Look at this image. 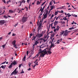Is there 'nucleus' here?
I'll return each mask as SVG.
<instances>
[{"mask_svg":"<svg viewBox=\"0 0 78 78\" xmlns=\"http://www.w3.org/2000/svg\"><path fill=\"white\" fill-rule=\"evenodd\" d=\"M30 36H33V34H32V33L30 34Z\"/></svg>","mask_w":78,"mask_h":78,"instance_id":"e2e57ef3","label":"nucleus"},{"mask_svg":"<svg viewBox=\"0 0 78 78\" xmlns=\"http://www.w3.org/2000/svg\"><path fill=\"white\" fill-rule=\"evenodd\" d=\"M24 73V72L23 71V69H22V72L21 73Z\"/></svg>","mask_w":78,"mask_h":78,"instance_id":"5fc2aeb1","label":"nucleus"},{"mask_svg":"<svg viewBox=\"0 0 78 78\" xmlns=\"http://www.w3.org/2000/svg\"><path fill=\"white\" fill-rule=\"evenodd\" d=\"M42 22H43V20H41L39 23V26L38 28H41V26H42Z\"/></svg>","mask_w":78,"mask_h":78,"instance_id":"39448f33","label":"nucleus"},{"mask_svg":"<svg viewBox=\"0 0 78 78\" xmlns=\"http://www.w3.org/2000/svg\"><path fill=\"white\" fill-rule=\"evenodd\" d=\"M58 21H55V22L54 23V26H55V25H58Z\"/></svg>","mask_w":78,"mask_h":78,"instance_id":"2eb2a0df","label":"nucleus"},{"mask_svg":"<svg viewBox=\"0 0 78 78\" xmlns=\"http://www.w3.org/2000/svg\"><path fill=\"white\" fill-rule=\"evenodd\" d=\"M70 32V31H68L67 30H66L65 31V33L63 34V36L66 37V36H68V34H69Z\"/></svg>","mask_w":78,"mask_h":78,"instance_id":"7ed1b4c3","label":"nucleus"},{"mask_svg":"<svg viewBox=\"0 0 78 78\" xmlns=\"http://www.w3.org/2000/svg\"><path fill=\"white\" fill-rule=\"evenodd\" d=\"M37 34L36 36V37H34V40L35 41V39H36V37H37Z\"/></svg>","mask_w":78,"mask_h":78,"instance_id":"79ce46f5","label":"nucleus"},{"mask_svg":"<svg viewBox=\"0 0 78 78\" xmlns=\"http://www.w3.org/2000/svg\"><path fill=\"white\" fill-rule=\"evenodd\" d=\"M29 2H30V0H27V3H29Z\"/></svg>","mask_w":78,"mask_h":78,"instance_id":"bf43d9fd","label":"nucleus"},{"mask_svg":"<svg viewBox=\"0 0 78 78\" xmlns=\"http://www.w3.org/2000/svg\"><path fill=\"white\" fill-rule=\"evenodd\" d=\"M13 72L14 73V75H16L18 73V71H17V68Z\"/></svg>","mask_w":78,"mask_h":78,"instance_id":"9b49d317","label":"nucleus"},{"mask_svg":"<svg viewBox=\"0 0 78 78\" xmlns=\"http://www.w3.org/2000/svg\"><path fill=\"white\" fill-rule=\"evenodd\" d=\"M48 34H47L46 36H44V37H43L44 38V39H48Z\"/></svg>","mask_w":78,"mask_h":78,"instance_id":"4468645a","label":"nucleus"},{"mask_svg":"<svg viewBox=\"0 0 78 78\" xmlns=\"http://www.w3.org/2000/svg\"><path fill=\"white\" fill-rule=\"evenodd\" d=\"M51 51L50 50V49L46 48V49H44V50L41 51L39 52V54L41 53L40 55V56L39 57L40 59H41V57L42 58V57H44L45 55L47 54V55H51Z\"/></svg>","mask_w":78,"mask_h":78,"instance_id":"f257e3e1","label":"nucleus"},{"mask_svg":"<svg viewBox=\"0 0 78 78\" xmlns=\"http://www.w3.org/2000/svg\"><path fill=\"white\" fill-rule=\"evenodd\" d=\"M73 27H74V29H75V28H76V25H74L73 26Z\"/></svg>","mask_w":78,"mask_h":78,"instance_id":"2f4dec72","label":"nucleus"},{"mask_svg":"<svg viewBox=\"0 0 78 78\" xmlns=\"http://www.w3.org/2000/svg\"><path fill=\"white\" fill-rule=\"evenodd\" d=\"M58 12H55V16H56V15H57V14H58Z\"/></svg>","mask_w":78,"mask_h":78,"instance_id":"ea45409f","label":"nucleus"},{"mask_svg":"<svg viewBox=\"0 0 78 78\" xmlns=\"http://www.w3.org/2000/svg\"><path fill=\"white\" fill-rule=\"evenodd\" d=\"M45 32H46V30H45L44 31H42V34H44V33H45Z\"/></svg>","mask_w":78,"mask_h":78,"instance_id":"cd10ccee","label":"nucleus"},{"mask_svg":"<svg viewBox=\"0 0 78 78\" xmlns=\"http://www.w3.org/2000/svg\"><path fill=\"white\" fill-rule=\"evenodd\" d=\"M1 67L2 69H4V66L3 65L2 66H1Z\"/></svg>","mask_w":78,"mask_h":78,"instance_id":"603ef678","label":"nucleus"},{"mask_svg":"<svg viewBox=\"0 0 78 78\" xmlns=\"http://www.w3.org/2000/svg\"><path fill=\"white\" fill-rule=\"evenodd\" d=\"M57 28H56V30L57 31H58L59 30V29L60 28V27H59V26H57Z\"/></svg>","mask_w":78,"mask_h":78,"instance_id":"6ab92c4d","label":"nucleus"},{"mask_svg":"<svg viewBox=\"0 0 78 78\" xmlns=\"http://www.w3.org/2000/svg\"><path fill=\"white\" fill-rule=\"evenodd\" d=\"M27 70H28V71H30V70H31V68H29Z\"/></svg>","mask_w":78,"mask_h":78,"instance_id":"13d9d810","label":"nucleus"},{"mask_svg":"<svg viewBox=\"0 0 78 78\" xmlns=\"http://www.w3.org/2000/svg\"><path fill=\"white\" fill-rule=\"evenodd\" d=\"M46 6V5H45L43 7V9H42L44 10V8H45Z\"/></svg>","mask_w":78,"mask_h":78,"instance_id":"de8ad7c7","label":"nucleus"},{"mask_svg":"<svg viewBox=\"0 0 78 78\" xmlns=\"http://www.w3.org/2000/svg\"><path fill=\"white\" fill-rule=\"evenodd\" d=\"M39 53H38V54H37L36 56H35L34 57V58H36L37 56V57H38V56H39Z\"/></svg>","mask_w":78,"mask_h":78,"instance_id":"7c9ffc66","label":"nucleus"},{"mask_svg":"<svg viewBox=\"0 0 78 78\" xmlns=\"http://www.w3.org/2000/svg\"><path fill=\"white\" fill-rule=\"evenodd\" d=\"M5 10H4V12L3 13H2L0 14V15H2V14H3L5 13Z\"/></svg>","mask_w":78,"mask_h":78,"instance_id":"a19ab883","label":"nucleus"},{"mask_svg":"<svg viewBox=\"0 0 78 78\" xmlns=\"http://www.w3.org/2000/svg\"><path fill=\"white\" fill-rule=\"evenodd\" d=\"M59 42H61V41L59 40H58L57 41V44H59Z\"/></svg>","mask_w":78,"mask_h":78,"instance_id":"393cba45","label":"nucleus"},{"mask_svg":"<svg viewBox=\"0 0 78 78\" xmlns=\"http://www.w3.org/2000/svg\"><path fill=\"white\" fill-rule=\"evenodd\" d=\"M21 66H22V64H20L19 65V68H20V67H21Z\"/></svg>","mask_w":78,"mask_h":78,"instance_id":"864d4df0","label":"nucleus"},{"mask_svg":"<svg viewBox=\"0 0 78 78\" xmlns=\"http://www.w3.org/2000/svg\"><path fill=\"white\" fill-rule=\"evenodd\" d=\"M6 61L4 62H3L2 63V64H5V63H6Z\"/></svg>","mask_w":78,"mask_h":78,"instance_id":"6e6d98bb","label":"nucleus"},{"mask_svg":"<svg viewBox=\"0 0 78 78\" xmlns=\"http://www.w3.org/2000/svg\"><path fill=\"white\" fill-rule=\"evenodd\" d=\"M70 16H72V15H68V16H66V17H64L63 18V20H67V18H66L67 17H70Z\"/></svg>","mask_w":78,"mask_h":78,"instance_id":"6e6552de","label":"nucleus"},{"mask_svg":"<svg viewBox=\"0 0 78 78\" xmlns=\"http://www.w3.org/2000/svg\"><path fill=\"white\" fill-rule=\"evenodd\" d=\"M59 16H58V17H57V18H56V20H58V18H59Z\"/></svg>","mask_w":78,"mask_h":78,"instance_id":"3c124183","label":"nucleus"},{"mask_svg":"<svg viewBox=\"0 0 78 78\" xmlns=\"http://www.w3.org/2000/svg\"><path fill=\"white\" fill-rule=\"evenodd\" d=\"M11 34V32H9V33L8 34V35Z\"/></svg>","mask_w":78,"mask_h":78,"instance_id":"0e129e2a","label":"nucleus"},{"mask_svg":"<svg viewBox=\"0 0 78 78\" xmlns=\"http://www.w3.org/2000/svg\"><path fill=\"white\" fill-rule=\"evenodd\" d=\"M45 2H43L41 4V6H43V5H44V4H45Z\"/></svg>","mask_w":78,"mask_h":78,"instance_id":"e433bc0d","label":"nucleus"},{"mask_svg":"<svg viewBox=\"0 0 78 78\" xmlns=\"http://www.w3.org/2000/svg\"><path fill=\"white\" fill-rule=\"evenodd\" d=\"M16 40H14L12 41V44H13V45H14L16 44Z\"/></svg>","mask_w":78,"mask_h":78,"instance_id":"a211bd4d","label":"nucleus"},{"mask_svg":"<svg viewBox=\"0 0 78 78\" xmlns=\"http://www.w3.org/2000/svg\"><path fill=\"white\" fill-rule=\"evenodd\" d=\"M27 55H28V51H27Z\"/></svg>","mask_w":78,"mask_h":78,"instance_id":"680f3d73","label":"nucleus"},{"mask_svg":"<svg viewBox=\"0 0 78 78\" xmlns=\"http://www.w3.org/2000/svg\"><path fill=\"white\" fill-rule=\"evenodd\" d=\"M51 9H50V10L49 12V14H50V11H51L53 9V6H50Z\"/></svg>","mask_w":78,"mask_h":78,"instance_id":"f3484780","label":"nucleus"},{"mask_svg":"<svg viewBox=\"0 0 78 78\" xmlns=\"http://www.w3.org/2000/svg\"><path fill=\"white\" fill-rule=\"evenodd\" d=\"M74 29V27H72L71 28H70L69 29V30H73Z\"/></svg>","mask_w":78,"mask_h":78,"instance_id":"c85d7f7f","label":"nucleus"},{"mask_svg":"<svg viewBox=\"0 0 78 78\" xmlns=\"http://www.w3.org/2000/svg\"><path fill=\"white\" fill-rule=\"evenodd\" d=\"M42 15V13H41L40 14V15H39V16L38 17V19H40V20H41V15Z\"/></svg>","mask_w":78,"mask_h":78,"instance_id":"5701e85b","label":"nucleus"},{"mask_svg":"<svg viewBox=\"0 0 78 78\" xmlns=\"http://www.w3.org/2000/svg\"><path fill=\"white\" fill-rule=\"evenodd\" d=\"M40 3H41V2H40L39 1H37V5H38V4H40Z\"/></svg>","mask_w":78,"mask_h":78,"instance_id":"473e14b6","label":"nucleus"},{"mask_svg":"<svg viewBox=\"0 0 78 78\" xmlns=\"http://www.w3.org/2000/svg\"><path fill=\"white\" fill-rule=\"evenodd\" d=\"M40 44H41V43L43 42V40H40Z\"/></svg>","mask_w":78,"mask_h":78,"instance_id":"58836bf2","label":"nucleus"},{"mask_svg":"<svg viewBox=\"0 0 78 78\" xmlns=\"http://www.w3.org/2000/svg\"><path fill=\"white\" fill-rule=\"evenodd\" d=\"M48 15V11L46 12L45 15L44 16V19H46L47 16Z\"/></svg>","mask_w":78,"mask_h":78,"instance_id":"f8f14e48","label":"nucleus"},{"mask_svg":"<svg viewBox=\"0 0 78 78\" xmlns=\"http://www.w3.org/2000/svg\"><path fill=\"white\" fill-rule=\"evenodd\" d=\"M42 7H41V9H40V11H41V13H42V12H43V11H44V10L42 9Z\"/></svg>","mask_w":78,"mask_h":78,"instance_id":"b1692460","label":"nucleus"},{"mask_svg":"<svg viewBox=\"0 0 78 78\" xmlns=\"http://www.w3.org/2000/svg\"><path fill=\"white\" fill-rule=\"evenodd\" d=\"M64 31H62V32H61L60 33L61 34L60 35H61V34H64Z\"/></svg>","mask_w":78,"mask_h":78,"instance_id":"c756f323","label":"nucleus"},{"mask_svg":"<svg viewBox=\"0 0 78 78\" xmlns=\"http://www.w3.org/2000/svg\"><path fill=\"white\" fill-rule=\"evenodd\" d=\"M18 3H20V4L18 6V7H19V6H21V5H22V3H25V1L24 0H23L21 1H20L18 2Z\"/></svg>","mask_w":78,"mask_h":78,"instance_id":"423d86ee","label":"nucleus"},{"mask_svg":"<svg viewBox=\"0 0 78 78\" xmlns=\"http://www.w3.org/2000/svg\"><path fill=\"white\" fill-rule=\"evenodd\" d=\"M17 25H18V23L16 24L15 25V27H16V26H17Z\"/></svg>","mask_w":78,"mask_h":78,"instance_id":"69168bd1","label":"nucleus"},{"mask_svg":"<svg viewBox=\"0 0 78 78\" xmlns=\"http://www.w3.org/2000/svg\"><path fill=\"white\" fill-rule=\"evenodd\" d=\"M61 49H62V50H64V48L62 47V48H61Z\"/></svg>","mask_w":78,"mask_h":78,"instance_id":"774afa93","label":"nucleus"},{"mask_svg":"<svg viewBox=\"0 0 78 78\" xmlns=\"http://www.w3.org/2000/svg\"><path fill=\"white\" fill-rule=\"evenodd\" d=\"M38 44H39V42H38L37 41H35V44L33 45V46H34L35 45H37Z\"/></svg>","mask_w":78,"mask_h":78,"instance_id":"412c9836","label":"nucleus"},{"mask_svg":"<svg viewBox=\"0 0 78 78\" xmlns=\"http://www.w3.org/2000/svg\"><path fill=\"white\" fill-rule=\"evenodd\" d=\"M62 8L61 7H60L58 8V9H62V8L63 9H66V6H63L62 7Z\"/></svg>","mask_w":78,"mask_h":78,"instance_id":"dca6fc26","label":"nucleus"},{"mask_svg":"<svg viewBox=\"0 0 78 78\" xmlns=\"http://www.w3.org/2000/svg\"><path fill=\"white\" fill-rule=\"evenodd\" d=\"M32 67H34V68H33V69H34V67H36V65H34V66H33H33H32Z\"/></svg>","mask_w":78,"mask_h":78,"instance_id":"052dcab7","label":"nucleus"},{"mask_svg":"<svg viewBox=\"0 0 78 78\" xmlns=\"http://www.w3.org/2000/svg\"><path fill=\"white\" fill-rule=\"evenodd\" d=\"M51 48H52V47H55V44H54V43H51Z\"/></svg>","mask_w":78,"mask_h":78,"instance_id":"ddd939ff","label":"nucleus"},{"mask_svg":"<svg viewBox=\"0 0 78 78\" xmlns=\"http://www.w3.org/2000/svg\"><path fill=\"white\" fill-rule=\"evenodd\" d=\"M40 40H43V43H44V42H46L47 41V39L44 38L43 37L42 38H41Z\"/></svg>","mask_w":78,"mask_h":78,"instance_id":"0eeeda50","label":"nucleus"},{"mask_svg":"<svg viewBox=\"0 0 78 78\" xmlns=\"http://www.w3.org/2000/svg\"><path fill=\"white\" fill-rule=\"evenodd\" d=\"M26 59V55H25L24 57L23 58V59L24 61H25Z\"/></svg>","mask_w":78,"mask_h":78,"instance_id":"4be33fe9","label":"nucleus"},{"mask_svg":"<svg viewBox=\"0 0 78 78\" xmlns=\"http://www.w3.org/2000/svg\"><path fill=\"white\" fill-rule=\"evenodd\" d=\"M53 41H54V40L53 39H52V41H51V44H52V43H53Z\"/></svg>","mask_w":78,"mask_h":78,"instance_id":"09e8293b","label":"nucleus"},{"mask_svg":"<svg viewBox=\"0 0 78 78\" xmlns=\"http://www.w3.org/2000/svg\"><path fill=\"white\" fill-rule=\"evenodd\" d=\"M20 12H22V10H20L19 11V12H18L19 14V13H20Z\"/></svg>","mask_w":78,"mask_h":78,"instance_id":"c9c22d12","label":"nucleus"},{"mask_svg":"<svg viewBox=\"0 0 78 78\" xmlns=\"http://www.w3.org/2000/svg\"><path fill=\"white\" fill-rule=\"evenodd\" d=\"M49 5H52V4H51V2H50Z\"/></svg>","mask_w":78,"mask_h":78,"instance_id":"338daca9","label":"nucleus"},{"mask_svg":"<svg viewBox=\"0 0 78 78\" xmlns=\"http://www.w3.org/2000/svg\"><path fill=\"white\" fill-rule=\"evenodd\" d=\"M15 64H17V62L15 60H14L13 62H12L10 65L8 67V68L9 69H11V68H12V65H14V66H15Z\"/></svg>","mask_w":78,"mask_h":78,"instance_id":"f03ea898","label":"nucleus"},{"mask_svg":"<svg viewBox=\"0 0 78 78\" xmlns=\"http://www.w3.org/2000/svg\"><path fill=\"white\" fill-rule=\"evenodd\" d=\"M38 60L37 59L34 62V63H36V62H37Z\"/></svg>","mask_w":78,"mask_h":78,"instance_id":"c03bdc74","label":"nucleus"},{"mask_svg":"<svg viewBox=\"0 0 78 78\" xmlns=\"http://www.w3.org/2000/svg\"><path fill=\"white\" fill-rule=\"evenodd\" d=\"M28 19V17H25L24 16L23 17L22 19V21L23 22H25L27 20V19Z\"/></svg>","mask_w":78,"mask_h":78,"instance_id":"20e7f679","label":"nucleus"},{"mask_svg":"<svg viewBox=\"0 0 78 78\" xmlns=\"http://www.w3.org/2000/svg\"><path fill=\"white\" fill-rule=\"evenodd\" d=\"M4 17L5 19H8V17H7L6 16H3Z\"/></svg>","mask_w":78,"mask_h":78,"instance_id":"72a5a7b5","label":"nucleus"},{"mask_svg":"<svg viewBox=\"0 0 78 78\" xmlns=\"http://www.w3.org/2000/svg\"><path fill=\"white\" fill-rule=\"evenodd\" d=\"M5 23V20H0V23H1V25H3Z\"/></svg>","mask_w":78,"mask_h":78,"instance_id":"1a4fd4ad","label":"nucleus"},{"mask_svg":"<svg viewBox=\"0 0 78 78\" xmlns=\"http://www.w3.org/2000/svg\"><path fill=\"white\" fill-rule=\"evenodd\" d=\"M12 36H16V34H12Z\"/></svg>","mask_w":78,"mask_h":78,"instance_id":"4d7b16f0","label":"nucleus"},{"mask_svg":"<svg viewBox=\"0 0 78 78\" xmlns=\"http://www.w3.org/2000/svg\"><path fill=\"white\" fill-rule=\"evenodd\" d=\"M23 44H24V45H27V44H24V43H22V45H23Z\"/></svg>","mask_w":78,"mask_h":78,"instance_id":"a18cd8bd","label":"nucleus"},{"mask_svg":"<svg viewBox=\"0 0 78 78\" xmlns=\"http://www.w3.org/2000/svg\"><path fill=\"white\" fill-rule=\"evenodd\" d=\"M14 47H15V48H17V45L16 44H15L13 45Z\"/></svg>","mask_w":78,"mask_h":78,"instance_id":"bb28decb","label":"nucleus"},{"mask_svg":"<svg viewBox=\"0 0 78 78\" xmlns=\"http://www.w3.org/2000/svg\"><path fill=\"white\" fill-rule=\"evenodd\" d=\"M2 2H3L4 3H6V1H5V0H2Z\"/></svg>","mask_w":78,"mask_h":78,"instance_id":"49530a36","label":"nucleus"},{"mask_svg":"<svg viewBox=\"0 0 78 78\" xmlns=\"http://www.w3.org/2000/svg\"><path fill=\"white\" fill-rule=\"evenodd\" d=\"M14 72H13L11 73V75H10V76H12V75H14Z\"/></svg>","mask_w":78,"mask_h":78,"instance_id":"f704fd0d","label":"nucleus"},{"mask_svg":"<svg viewBox=\"0 0 78 78\" xmlns=\"http://www.w3.org/2000/svg\"><path fill=\"white\" fill-rule=\"evenodd\" d=\"M9 12H10V13H13V12H14L13 11H12V10H9Z\"/></svg>","mask_w":78,"mask_h":78,"instance_id":"aec40b11","label":"nucleus"},{"mask_svg":"<svg viewBox=\"0 0 78 78\" xmlns=\"http://www.w3.org/2000/svg\"><path fill=\"white\" fill-rule=\"evenodd\" d=\"M37 37H41L43 36V34H39V33L37 34Z\"/></svg>","mask_w":78,"mask_h":78,"instance_id":"9d476101","label":"nucleus"},{"mask_svg":"<svg viewBox=\"0 0 78 78\" xmlns=\"http://www.w3.org/2000/svg\"><path fill=\"white\" fill-rule=\"evenodd\" d=\"M53 17H54V15L52 14L51 16L50 19H52V18H53Z\"/></svg>","mask_w":78,"mask_h":78,"instance_id":"4c0bfd02","label":"nucleus"},{"mask_svg":"<svg viewBox=\"0 0 78 78\" xmlns=\"http://www.w3.org/2000/svg\"><path fill=\"white\" fill-rule=\"evenodd\" d=\"M5 44H4V45H2V47H3L4 48H5Z\"/></svg>","mask_w":78,"mask_h":78,"instance_id":"37998d69","label":"nucleus"},{"mask_svg":"<svg viewBox=\"0 0 78 78\" xmlns=\"http://www.w3.org/2000/svg\"><path fill=\"white\" fill-rule=\"evenodd\" d=\"M41 48V47H40V49L39 50V51H41L42 50V49Z\"/></svg>","mask_w":78,"mask_h":78,"instance_id":"8fccbe9b","label":"nucleus"},{"mask_svg":"<svg viewBox=\"0 0 78 78\" xmlns=\"http://www.w3.org/2000/svg\"><path fill=\"white\" fill-rule=\"evenodd\" d=\"M53 23H52L51 24H49V26H50V27H51V26L52 29H53V27H52V26H53Z\"/></svg>","mask_w":78,"mask_h":78,"instance_id":"a878e982","label":"nucleus"}]
</instances>
